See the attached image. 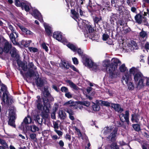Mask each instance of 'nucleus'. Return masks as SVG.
Listing matches in <instances>:
<instances>
[{
  "instance_id": "1",
  "label": "nucleus",
  "mask_w": 149,
  "mask_h": 149,
  "mask_svg": "<svg viewBox=\"0 0 149 149\" xmlns=\"http://www.w3.org/2000/svg\"><path fill=\"white\" fill-rule=\"evenodd\" d=\"M130 74H134V78L135 81L138 82L137 84V88L141 89L143 87V81L145 79V77L139 70L137 68L132 67L130 70Z\"/></svg>"
},
{
  "instance_id": "2",
  "label": "nucleus",
  "mask_w": 149,
  "mask_h": 149,
  "mask_svg": "<svg viewBox=\"0 0 149 149\" xmlns=\"http://www.w3.org/2000/svg\"><path fill=\"white\" fill-rule=\"evenodd\" d=\"M71 12L72 15V17L77 22L79 26L81 27H84L87 31L89 32H92L93 31V29L90 24V23L88 21L82 19H79V15L76 11L74 10H71Z\"/></svg>"
},
{
  "instance_id": "3",
  "label": "nucleus",
  "mask_w": 149,
  "mask_h": 149,
  "mask_svg": "<svg viewBox=\"0 0 149 149\" xmlns=\"http://www.w3.org/2000/svg\"><path fill=\"white\" fill-rule=\"evenodd\" d=\"M120 61L117 58H113L111 60V63L107 68L109 76L111 78H115L117 76L116 70L119 64H120Z\"/></svg>"
},
{
  "instance_id": "4",
  "label": "nucleus",
  "mask_w": 149,
  "mask_h": 149,
  "mask_svg": "<svg viewBox=\"0 0 149 149\" xmlns=\"http://www.w3.org/2000/svg\"><path fill=\"white\" fill-rule=\"evenodd\" d=\"M37 98V100H36L35 104L36 106L38 109L39 110L42 111L43 113H46L45 115V117H48V116L47 113H49V104H48L46 105L44 104V106L43 107L42 101L40 96H38Z\"/></svg>"
},
{
  "instance_id": "5",
  "label": "nucleus",
  "mask_w": 149,
  "mask_h": 149,
  "mask_svg": "<svg viewBox=\"0 0 149 149\" xmlns=\"http://www.w3.org/2000/svg\"><path fill=\"white\" fill-rule=\"evenodd\" d=\"M1 92H3L2 96V100L4 103H8V96L7 95V87L3 84H0V95L1 94Z\"/></svg>"
},
{
  "instance_id": "6",
  "label": "nucleus",
  "mask_w": 149,
  "mask_h": 149,
  "mask_svg": "<svg viewBox=\"0 0 149 149\" xmlns=\"http://www.w3.org/2000/svg\"><path fill=\"white\" fill-rule=\"evenodd\" d=\"M32 119L31 117L28 116L24 118L23 122L22 123L21 126L23 129L27 131L29 130V127L27 125V124L31 123L32 122Z\"/></svg>"
},
{
  "instance_id": "7",
  "label": "nucleus",
  "mask_w": 149,
  "mask_h": 149,
  "mask_svg": "<svg viewBox=\"0 0 149 149\" xmlns=\"http://www.w3.org/2000/svg\"><path fill=\"white\" fill-rule=\"evenodd\" d=\"M9 116H10L8 122V124L14 127H15L14 120L15 119V115L14 112L12 111L9 112Z\"/></svg>"
},
{
  "instance_id": "8",
  "label": "nucleus",
  "mask_w": 149,
  "mask_h": 149,
  "mask_svg": "<svg viewBox=\"0 0 149 149\" xmlns=\"http://www.w3.org/2000/svg\"><path fill=\"white\" fill-rule=\"evenodd\" d=\"M129 112L128 111H126L125 112V114L121 113L120 114L119 117L120 120L122 122H124L125 121H126L128 124L129 123Z\"/></svg>"
},
{
  "instance_id": "9",
  "label": "nucleus",
  "mask_w": 149,
  "mask_h": 149,
  "mask_svg": "<svg viewBox=\"0 0 149 149\" xmlns=\"http://www.w3.org/2000/svg\"><path fill=\"white\" fill-rule=\"evenodd\" d=\"M131 79V78L130 75L128 73H126L122 77V82L124 84H127L129 81H130Z\"/></svg>"
},
{
  "instance_id": "10",
  "label": "nucleus",
  "mask_w": 149,
  "mask_h": 149,
  "mask_svg": "<svg viewBox=\"0 0 149 149\" xmlns=\"http://www.w3.org/2000/svg\"><path fill=\"white\" fill-rule=\"evenodd\" d=\"M18 26L22 32L26 35L30 36L33 35V33L32 32L24 26L20 25H18Z\"/></svg>"
},
{
  "instance_id": "11",
  "label": "nucleus",
  "mask_w": 149,
  "mask_h": 149,
  "mask_svg": "<svg viewBox=\"0 0 149 149\" xmlns=\"http://www.w3.org/2000/svg\"><path fill=\"white\" fill-rule=\"evenodd\" d=\"M77 104V103L76 102L72 100H70L65 103L63 104V105L66 106H69L70 107H73L75 108H77L75 106H76Z\"/></svg>"
},
{
  "instance_id": "12",
  "label": "nucleus",
  "mask_w": 149,
  "mask_h": 149,
  "mask_svg": "<svg viewBox=\"0 0 149 149\" xmlns=\"http://www.w3.org/2000/svg\"><path fill=\"white\" fill-rule=\"evenodd\" d=\"M111 106L112 108H113L116 111L120 113L123 111V109L121 108L119 104L111 103Z\"/></svg>"
},
{
  "instance_id": "13",
  "label": "nucleus",
  "mask_w": 149,
  "mask_h": 149,
  "mask_svg": "<svg viewBox=\"0 0 149 149\" xmlns=\"http://www.w3.org/2000/svg\"><path fill=\"white\" fill-rule=\"evenodd\" d=\"M33 15L36 18L38 19L40 22L42 21L41 14L38 10H35L33 11Z\"/></svg>"
},
{
  "instance_id": "14",
  "label": "nucleus",
  "mask_w": 149,
  "mask_h": 149,
  "mask_svg": "<svg viewBox=\"0 0 149 149\" xmlns=\"http://www.w3.org/2000/svg\"><path fill=\"white\" fill-rule=\"evenodd\" d=\"M11 48V44L7 41L5 42L3 48V50L4 52L6 53H8L9 51Z\"/></svg>"
},
{
  "instance_id": "15",
  "label": "nucleus",
  "mask_w": 149,
  "mask_h": 149,
  "mask_svg": "<svg viewBox=\"0 0 149 149\" xmlns=\"http://www.w3.org/2000/svg\"><path fill=\"white\" fill-rule=\"evenodd\" d=\"M8 28L10 30V31H8V33L9 34L10 33L13 32L14 33V34L16 35V37H17V34L16 32L15 29V28L13 27V26L10 24L9 23H8Z\"/></svg>"
},
{
  "instance_id": "16",
  "label": "nucleus",
  "mask_w": 149,
  "mask_h": 149,
  "mask_svg": "<svg viewBox=\"0 0 149 149\" xmlns=\"http://www.w3.org/2000/svg\"><path fill=\"white\" fill-rule=\"evenodd\" d=\"M118 129L116 127L114 128L113 129V131L110 134V135L108 136L109 139H111L112 140L116 137V135L117 133Z\"/></svg>"
},
{
  "instance_id": "17",
  "label": "nucleus",
  "mask_w": 149,
  "mask_h": 149,
  "mask_svg": "<svg viewBox=\"0 0 149 149\" xmlns=\"http://www.w3.org/2000/svg\"><path fill=\"white\" fill-rule=\"evenodd\" d=\"M53 37L58 41L62 39V35L61 33L58 32H54L53 33Z\"/></svg>"
},
{
  "instance_id": "18",
  "label": "nucleus",
  "mask_w": 149,
  "mask_h": 149,
  "mask_svg": "<svg viewBox=\"0 0 149 149\" xmlns=\"http://www.w3.org/2000/svg\"><path fill=\"white\" fill-rule=\"evenodd\" d=\"M14 33L11 32L9 34H8L11 40L13 43L15 45L17 44V42L15 40V36L14 35Z\"/></svg>"
},
{
  "instance_id": "19",
  "label": "nucleus",
  "mask_w": 149,
  "mask_h": 149,
  "mask_svg": "<svg viewBox=\"0 0 149 149\" xmlns=\"http://www.w3.org/2000/svg\"><path fill=\"white\" fill-rule=\"evenodd\" d=\"M129 47L131 50L136 49H137V44L136 42L134 41H131V43Z\"/></svg>"
},
{
  "instance_id": "20",
  "label": "nucleus",
  "mask_w": 149,
  "mask_h": 149,
  "mask_svg": "<svg viewBox=\"0 0 149 149\" xmlns=\"http://www.w3.org/2000/svg\"><path fill=\"white\" fill-rule=\"evenodd\" d=\"M44 25L47 33L48 35H49L52 32L51 27L46 23H44Z\"/></svg>"
},
{
  "instance_id": "21",
  "label": "nucleus",
  "mask_w": 149,
  "mask_h": 149,
  "mask_svg": "<svg viewBox=\"0 0 149 149\" xmlns=\"http://www.w3.org/2000/svg\"><path fill=\"white\" fill-rule=\"evenodd\" d=\"M67 82L69 84L71 88L76 91H78L79 90V88L76 85L70 80H68Z\"/></svg>"
},
{
  "instance_id": "22",
  "label": "nucleus",
  "mask_w": 149,
  "mask_h": 149,
  "mask_svg": "<svg viewBox=\"0 0 149 149\" xmlns=\"http://www.w3.org/2000/svg\"><path fill=\"white\" fill-rule=\"evenodd\" d=\"M113 129V128L112 127H106L104 128L102 131L104 134L107 135L110 133Z\"/></svg>"
},
{
  "instance_id": "23",
  "label": "nucleus",
  "mask_w": 149,
  "mask_h": 149,
  "mask_svg": "<svg viewBox=\"0 0 149 149\" xmlns=\"http://www.w3.org/2000/svg\"><path fill=\"white\" fill-rule=\"evenodd\" d=\"M94 63L93 62L91 59L88 58H86L85 65L86 66H87L90 68L92 67Z\"/></svg>"
},
{
  "instance_id": "24",
  "label": "nucleus",
  "mask_w": 149,
  "mask_h": 149,
  "mask_svg": "<svg viewBox=\"0 0 149 149\" xmlns=\"http://www.w3.org/2000/svg\"><path fill=\"white\" fill-rule=\"evenodd\" d=\"M59 116L60 118L61 119H65L66 117L65 113L62 110H61L59 112Z\"/></svg>"
},
{
  "instance_id": "25",
  "label": "nucleus",
  "mask_w": 149,
  "mask_h": 149,
  "mask_svg": "<svg viewBox=\"0 0 149 149\" xmlns=\"http://www.w3.org/2000/svg\"><path fill=\"white\" fill-rule=\"evenodd\" d=\"M135 18L136 21L139 23H141L142 21V17L140 14H138L135 16Z\"/></svg>"
},
{
  "instance_id": "26",
  "label": "nucleus",
  "mask_w": 149,
  "mask_h": 149,
  "mask_svg": "<svg viewBox=\"0 0 149 149\" xmlns=\"http://www.w3.org/2000/svg\"><path fill=\"white\" fill-rule=\"evenodd\" d=\"M139 120L138 116L136 114H133L132 115L131 120L133 122L137 123Z\"/></svg>"
},
{
  "instance_id": "27",
  "label": "nucleus",
  "mask_w": 149,
  "mask_h": 149,
  "mask_svg": "<svg viewBox=\"0 0 149 149\" xmlns=\"http://www.w3.org/2000/svg\"><path fill=\"white\" fill-rule=\"evenodd\" d=\"M15 5L17 6L22 7L24 5V3L21 0H15Z\"/></svg>"
},
{
  "instance_id": "28",
  "label": "nucleus",
  "mask_w": 149,
  "mask_h": 149,
  "mask_svg": "<svg viewBox=\"0 0 149 149\" xmlns=\"http://www.w3.org/2000/svg\"><path fill=\"white\" fill-rule=\"evenodd\" d=\"M110 61L108 60H105L102 63V65L104 67H107V70L108 72L109 73V71L107 70V68L108 66L110 65L109 64Z\"/></svg>"
},
{
  "instance_id": "29",
  "label": "nucleus",
  "mask_w": 149,
  "mask_h": 149,
  "mask_svg": "<svg viewBox=\"0 0 149 149\" xmlns=\"http://www.w3.org/2000/svg\"><path fill=\"white\" fill-rule=\"evenodd\" d=\"M44 83L43 80L40 78H38L36 81V84L37 86L41 87Z\"/></svg>"
},
{
  "instance_id": "30",
  "label": "nucleus",
  "mask_w": 149,
  "mask_h": 149,
  "mask_svg": "<svg viewBox=\"0 0 149 149\" xmlns=\"http://www.w3.org/2000/svg\"><path fill=\"white\" fill-rule=\"evenodd\" d=\"M98 103L99 104H101L106 106H111V103H110L107 102L103 101L102 100H100L98 101Z\"/></svg>"
},
{
  "instance_id": "31",
  "label": "nucleus",
  "mask_w": 149,
  "mask_h": 149,
  "mask_svg": "<svg viewBox=\"0 0 149 149\" xmlns=\"http://www.w3.org/2000/svg\"><path fill=\"white\" fill-rule=\"evenodd\" d=\"M100 104L98 103V102H97L96 104H94L93 106V109L94 111H98L100 108V107L99 106Z\"/></svg>"
},
{
  "instance_id": "32",
  "label": "nucleus",
  "mask_w": 149,
  "mask_h": 149,
  "mask_svg": "<svg viewBox=\"0 0 149 149\" xmlns=\"http://www.w3.org/2000/svg\"><path fill=\"white\" fill-rule=\"evenodd\" d=\"M119 70L121 72H124L127 70V68L125 67V65L123 64L119 67Z\"/></svg>"
},
{
  "instance_id": "33",
  "label": "nucleus",
  "mask_w": 149,
  "mask_h": 149,
  "mask_svg": "<svg viewBox=\"0 0 149 149\" xmlns=\"http://www.w3.org/2000/svg\"><path fill=\"white\" fill-rule=\"evenodd\" d=\"M67 46L73 51L74 52L76 51V50H77V48L73 45L70 43L67 44Z\"/></svg>"
},
{
  "instance_id": "34",
  "label": "nucleus",
  "mask_w": 149,
  "mask_h": 149,
  "mask_svg": "<svg viewBox=\"0 0 149 149\" xmlns=\"http://www.w3.org/2000/svg\"><path fill=\"white\" fill-rule=\"evenodd\" d=\"M42 117L40 118L39 115H37L35 120L37 121L39 124H41L42 122Z\"/></svg>"
},
{
  "instance_id": "35",
  "label": "nucleus",
  "mask_w": 149,
  "mask_h": 149,
  "mask_svg": "<svg viewBox=\"0 0 149 149\" xmlns=\"http://www.w3.org/2000/svg\"><path fill=\"white\" fill-rule=\"evenodd\" d=\"M31 131L33 132H36L38 130V128L35 125H33L30 127Z\"/></svg>"
},
{
  "instance_id": "36",
  "label": "nucleus",
  "mask_w": 149,
  "mask_h": 149,
  "mask_svg": "<svg viewBox=\"0 0 149 149\" xmlns=\"http://www.w3.org/2000/svg\"><path fill=\"white\" fill-rule=\"evenodd\" d=\"M59 121H57L56 122H53L54 128L55 129H58L59 128Z\"/></svg>"
},
{
  "instance_id": "37",
  "label": "nucleus",
  "mask_w": 149,
  "mask_h": 149,
  "mask_svg": "<svg viewBox=\"0 0 149 149\" xmlns=\"http://www.w3.org/2000/svg\"><path fill=\"white\" fill-rule=\"evenodd\" d=\"M123 33L125 34H126L129 32L130 31V29L127 26H124L123 27Z\"/></svg>"
},
{
  "instance_id": "38",
  "label": "nucleus",
  "mask_w": 149,
  "mask_h": 149,
  "mask_svg": "<svg viewBox=\"0 0 149 149\" xmlns=\"http://www.w3.org/2000/svg\"><path fill=\"white\" fill-rule=\"evenodd\" d=\"M133 127L137 131H139L140 130V129L139 125L137 124H134L133 125Z\"/></svg>"
},
{
  "instance_id": "39",
  "label": "nucleus",
  "mask_w": 149,
  "mask_h": 149,
  "mask_svg": "<svg viewBox=\"0 0 149 149\" xmlns=\"http://www.w3.org/2000/svg\"><path fill=\"white\" fill-rule=\"evenodd\" d=\"M67 112L69 114V117L72 120H74V116L72 115L73 113V111H69L68 110L67 111Z\"/></svg>"
},
{
  "instance_id": "40",
  "label": "nucleus",
  "mask_w": 149,
  "mask_h": 149,
  "mask_svg": "<svg viewBox=\"0 0 149 149\" xmlns=\"http://www.w3.org/2000/svg\"><path fill=\"white\" fill-rule=\"evenodd\" d=\"M140 36L143 38L146 37L147 36L146 32L144 31H142L140 33Z\"/></svg>"
},
{
  "instance_id": "41",
  "label": "nucleus",
  "mask_w": 149,
  "mask_h": 149,
  "mask_svg": "<svg viewBox=\"0 0 149 149\" xmlns=\"http://www.w3.org/2000/svg\"><path fill=\"white\" fill-rule=\"evenodd\" d=\"M30 51L33 52H37L38 51V49L35 47H29L28 48Z\"/></svg>"
},
{
  "instance_id": "42",
  "label": "nucleus",
  "mask_w": 149,
  "mask_h": 149,
  "mask_svg": "<svg viewBox=\"0 0 149 149\" xmlns=\"http://www.w3.org/2000/svg\"><path fill=\"white\" fill-rule=\"evenodd\" d=\"M61 90L62 92L64 93H65L69 91L68 88L65 86L62 87L61 88Z\"/></svg>"
},
{
  "instance_id": "43",
  "label": "nucleus",
  "mask_w": 149,
  "mask_h": 149,
  "mask_svg": "<svg viewBox=\"0 0 149 149\" xmlns=\"http://www.w3.org/2000/svg\"><path fill=\"white\" fill-rule=\"evenodd\" d=\"M65 96L68 98L70 99L72 97V95L71 93L69 91L65 94Z\"/></svg>"
},
{
  "instance_id": "44",
  "label": "nucleus",
  "mask_w": 149,
  "mask_h": 149,
  "mask_svg": "<svg viewBox=\"0 0 149 149\" xmlns=\"http://www.w3.org/2000/svg\"><path fill=\"white\" fill-rule=\"evenodd\" d=\"M135 1V0H127V3L129 5L131 6L134 3Z\"/></svg>"
},
{
  "instance_id": "45",
  "label": "nucleus",
  "mask_w": 149,
  "mask_h": 149,
  "mask_svg": "<svg viewBox=\"0 0 149 149\" xmlns=\"http://www.w3.org/2000/svg\"><path fill=\"white\" fill-rule=\"evenodd\" d=\"M34 75V72L32 70H29L27 73V75L30 77H32Z\"/></svg>"
},
{
  "instance_id": "46",
  "label": "nucleus",
  "mask_w": 149,
  "mask_h": 149,
  "mask_svg": "<svg viewBox=\"0 0 149 149\" xmlns=\"http://www.w3.org/2000/svg\"><path fill=\"white\" fill-rule=\"evenodd\" d=\"M16 52L17 50L14 47L13 48L10 52L12 56L13 57L14 55L16 54Z\"/></svg>"
},
{
  "instance_id": "47",
  "label": "nucleus",
  "mask_w": 149,
  "mask_h": 149,
  "mask_svg": "<svg viewBox=\"0 0 149 149\" xmlns=\"http://www.w3.org/2000/svg\"><path fill=\"white\" fill-rule=\"evenodd\" d=\"M77 12H76L78 14L79 13L80 15L81 16H83L84 14V12L79 8H77Z\"/></svg>"
},
{
  "instance_id": "48",
  "label": "nucleus",
  "mask_w": 149,
  "mask_h": 149,
  "mask_svg": "<svg viewBox=\"0 0 149 149\" xmlns=\"http://www.w3.org/2000/svg\"><path fill=\"white\" fill-rule=\"evenodd\" d=\"M101 17H95L94 19V21L95 23L98 24V22L101 20Z\"/></svg>"
},
{
  "instance_id": "49",
  "label": "nucleus",
  "mask_w": 149,
  "mask_h": 149,
  "mask_svg": "<svg viewBox=\"0 0 149 149\" xmlns=\"http://www.w3.org/2000/svg\"><path fill=\"white\" fill-rule=\"evenodd\" d=\"M72 60L73 63L75 65H77L79 63V62L77 59L76 57L72 58Z\"/></svg>"
},
{
  "instance_id": "50",
  "label": "nucleus",
  "mask_w": 149,
  "mask_h": 149,
  "mask_svg": "<svg viewBox=\"0 0 149 149\" xmlns=\"http://www.w3.org/2000/svg\"><path fill=\"white\" fill-rule=\"evenodd\" d=\"M92 66L91 68H92L94 70H97L99 68V66L96 63H94Z\"/></svg>"
},
{
  "instance_id": "51",
  "label": "nucleus",
  "mask_w": 149,
  "mask_h": 149,
  "mask_svg": "<svg viewBox=\"0 0 149 149\" xmlns=\"http://www.w3.org/2000/svg\"><path fill=\"white\" fill-rule=\"evenodd\" d=\"M109 35L106 34H104L102 36V39L104 40H107L109 38Z\"/></svg>"
},
{
  "instance_id": "52",
  "label": "nucleus",
  "mask_w": 149,
  "mask_h": 149,
  "mask_svg": "<svg viewBox=\"0 0 149 149\" xmlns=\"http://www.w3.org/2000/svg\"><path fill=\"white\" fill-rule=\"evenodd\" d=\"M28 67H29L30 68H33L34 70H36L37 68L36 67L34 66V65L32 62L29 63Z\"/></svg>"
},
{
  "instance_id": "53",
  "label": "nucleus",
  "mask_w": 149,
  "mask_h": 149,
  "mask_svg": "<svg viewBox=\"0 0 149 149\" xmlns=\"http://www.w3.org/2000/svg\"><path fill=\"white\" fill-rule=\"evenodd\" d=\"M128 88L130 89H134V86L132 83L131 82H130L128 84Z\"/></svg>"
},
{
  "instance_id": "54",
  "label": "nucleus",
  "mask_w": 149,
  "mask_h": 149,
  "mask_svg": "<svg viewBox=\"0 0 149 149\" xmlns=\"http://www.w3.org/2000/svg\"><path fill=\"white\" fill-rule=\"evenodd\" d=\"M111 148L112 149H118V147L116 143H112L111 146Z\"/></svg>"
},
{
  "instance_id": "55",
  "label": "nucleus",
  "mask_w": 149,
  "mask_h": 149,
  "mask_svg": "<svg viewBox=\"0 0 149 149\" xmlns=\"http://www.w3.org/2000/svg\"><path fill=\"white\" fill-rule=\"evenodd\" d=\"M24 7V8L26 11H28L30 9V7L29 5H28L24 3V5L22 7Z\"/></svg>"
},
{
  "instance_id": "56",
  "label": "nucleus",
  "mask_w": 149,
  "mask_h": 149,
  "mask_svg": "<svg viewBox=\"0 0 149 149\" xmlns=\"http://www.w3.org/2000/svg\"><path fill=\"white\" fill-rule=\"evenodd\" d=\"M82 104L86 106V107H88L90 105V103L88 102L84 101L82 102L81 103Z\"/></svg>"
},
{
  "instance_id": "57",
  "label": "nucleus",
  "mask_w": 149,
  "mask_h": 149,
  "mask_svg": "<svg viewBox=\"0 0 149 149\" xmlns=\"http://www.w3.org/2000/svg\"><path fill=\"white\" fill-rule=\"evenodd\" d=\"M54 131L59 136H62L63 135V132L60 130H58L56 129H55Z\"/></svg>"
},
{
  "instance_id": "58",
  "label": "nucleus",
  "mask_w": 149,
  "mask_h": 149,
  "mask_svg": "<svg viewBox=\"0 0 149 149\" xmlns=\"http://www.w3.org/2000/svg\"><path fill=\"white\" fill-rule=\"evenodd\" d=\"M42 48L45 50L47 52L48 51V47L45 43H43L42 44Z\"/></svg>"
},
{
  "instance_id": "59",
  "label": "nucleus",
  "mask_w": 149,
  "mask_h": 149,
  "mask_svg": "<svg viewBox=\"0 0 149 149\" xmlns=\"http://www.w3.org/2000/svg\"><path fill=\"white\" fill-rule=\"evenodd\" d=\"M0 143L1 144L3 145L5 147H6L7 146V144L5 141L4 140L1 139H0Z\"/></svg>"
},
{
  "instance_id": "60",
  "label": "nucleus",
  "mask_w": 149,
  "mask_h": 149,
  "mask_svg": "<svg viewBox=\"0 0 149 149\" xmlns=\"http://www.w3.org/2000/svg\"><path fill=\"white\" fill-rule=\"evenodd\" d=\"M70 68L72 69L74 71L79 72V70L73 65H71L70 66Z\"/></svg>"
},
{
  "instance_id": "61",
  "label": "nucleus",
  "mask_w": 149,
  "mask_h": 149,
  "mask_svg": "<svg viewBox=\"0 0 149 149\" xmlns=\"http://www.w3.org/2000/svg\"><path fill=\"white\" fill-rule=\"evenodd\" d=\"M61 42H62L64 45H67V40L65 38H62L61 40L60 41Z\"/></svg>"
},
{
  "instance_id": "62",
  "label": "nucleus",
  "mask_w": 149,
  "mask_h": 149,
  "mask_svg": "<svg viewBox=\"0 0 149 149\" xmlns=\"http://www.w3.org/2000/svg\"><path fill=\"white\" fill-rule=\"evenodd\" d=\"M31 40L27 41L25 42V43L24 44V46L25 47H27L29 46V44L31 42Z\"/></svg>"
},
{
  "instance_id": "63",
  "label": "nucleus",
  "mask_w": 149,
  "mask_h": 149,
  "mask_svg": "<svg viewBox=\"0 0 149 149\" xmlns=\"http://www.w3.org/2000/svg\"><path fill=\"white\" fill-rule=\"evenodd\" d=\"M146 81V84L147 86H149V77H145V79Z\"/></svg>"
},
{
  "instance_id": "64",
  "label": "nucleus",
  "mask_w": 149,
  "mask_h": 149,
  "mask_svg": "<svg viewBox=\"0 0 149 149\" xmlns=\"http://www.w3.org/2000/svg\"><path fill=\"white\" fill-rule=\"evenodd\" d=\"M76 51L79 55L81 56L83 54V52L81 51L80 49H77Z\"/></svg>"
}]
</instances>
